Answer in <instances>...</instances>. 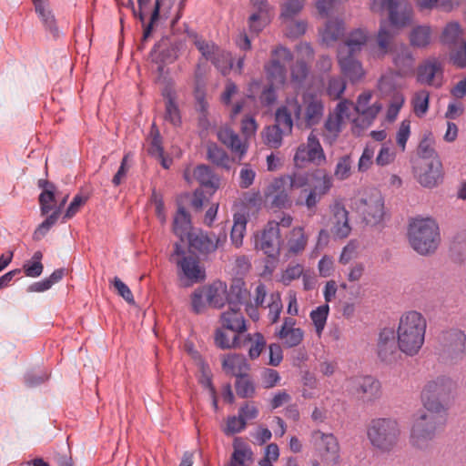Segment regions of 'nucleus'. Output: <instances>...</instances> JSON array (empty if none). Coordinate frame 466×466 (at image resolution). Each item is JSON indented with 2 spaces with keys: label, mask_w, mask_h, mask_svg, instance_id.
<instances>
[{
  "label": "nucleus",
  "mask_w": 466,
  "mask_h": 466,
  "mask_svg": "<svg viewBox=\"0 0 466 466\" xmlns=\"http://www.w3.org/2000/svg\"><path fill=\"white\" fill-rule=\"evenodd\" d=\"M454 381L441 375L429 380L422 389L421 401L426 411H420L414 420L410 441L418 449L427 448L437 431L443 428Z\"/></svg>",
  "instance_id": "f257e3e1"
},
{
  "label": "nucleus",
  "mask_w": 466,
  "mask_h": 466,
  "mask_svg": "<svg viewBox=\"0 0 466 466\" xmlns=\"http://www.w3.org/2000/svg\"><path fill=\"white\" fill-rule=\"evenodd\" d=\"M426 329L427 321L421 313L411 310L403 314L397 330L399 350L407 356L417 355L424 344Z\"/></svg>",
  "instance_id": "f03ea898"
},
{
  "label": "nucleus",
  "mask_w": 466,
  "mask_h": 466,
  "mask_svg": "<svg viewBox=\"0 0 466 466\" xmlns=\"http://www.w3.org/2000/svg\"><path fill=\"white\" fill-rule=\"evenodd\" d=\"M288 104L291 106L298 127L311 128L319 125L324 116V102L315 92L305 91L300 100L297 97L288 98Z\"/></svg>",
  "instance_id": "7ed1b4c3"
},
{
  "label": "nucleus",
  "mask_w": 466,
  "mask_h": 466,
  "mask_svg": "<svg viewBox=\"0 0 466 466\" xmlns=\"http://www.w3.org/2000/svg\"><path fill=\"white\" fill-rule=\"evenodd\" d=\"M408 236L410 246L420 255L434 252L440 242L439 227L430 218H414L410 223Z\"/></svg>",
  "instance_id": "20e7f679"
},
{
  "label": "nucleus",
  "mask_w": 466,
  "mask_h": 466,
  "mask_svg": "<svg viewBox=\"0 0 466 466\" xmlns=\"http://www.w3.org/2000/svg\"><path fill=\"white\" fill-rule=\"evenodd\" d=\"M400 435L398 421L392 418L372 419L367 429L371 445L382 452H390L397 445Z\"/></svg>",
  "instance_id": "39448f33"
},
{
  "label": "nucleus",
  "mask_w": 466,
  "mask_h": 466,
  "mask_svg": "<svg viewBox=\"0 0 466 466\" xmlns=\"http://www.w3.org/2000/svg\"><path fill=\"white\" fill-rule=\"evenodd\" d=\"M440 358L454 364L463 360L466 354V334L463 330L452 328L443 330L439 336Z\"/></svg>",
  "instance_id": "423d86ee"
},
{
  "label": "nucleus",
  "mask_w": 466,
  "mask_h": 466,
  "mask_svg": "<svg viewBox=\"0 0 466 466\" xmlns=\"http://www.w3.org/2000/svg\"><path fill=\"white\" fill-rule=\"evenodd\" d=\"M370 9L375 13L389 12V20L394 27H403L410 24L412 6L407 0H371Z\"/></svg>",
  "instance_id": "0eeeda50"
},
{
  "label": "nucleus",
  "mask_w": 466,
  "mask_h": 466,
  "mask_svg": "<svg viewBox=\"0 0 466 466\" xmlns=\"http://www.w3.org/2000/svg\"><path fill=\"white\" fill-rule=\"evenodd\" d=\"M347 390L363 403H373L381 397L380 382L372 376L348 379Z\"/></svg>",
  "instance_id": "6e6552de"
},
{
  "label": "nucleus",
  "mask_w": 466,
  "mask_h": 466,
  "mask_svg": "<svg viewBox=\"0 0 466 466\" xmlns=\"http://www.w3.org/2000/svg\"><path fill=\"white\" fill-rule=\"evenodd\" d=\"M357 210L367 225L375 226L382 221L384 216V199L381 193L373 190L360 198L357 202Z\"/></svg>",
  "instance_id": "1a4fd4ad"
},
{
  "label": "nucleus",
  "mask_w": 466,
  "mask_h": 466,
  "mask_svg": "<svg viewBox=\"0 0 466 466\" xmlns=\"http://www.w3.org/2000/svg\"><path fill=\"white\" fill-rule=\"evenodd\" d=\"M294 163L297 167H304L306 163L321 166L326 162V156L318 137L311 132L306 144L298 147L294 155Z\"/></svg>",
  "instance_id": "9d476101"
},
{
  "label": "nucleus",
  "mask_w": 466,
  "mask_h": 466,
  "mask_svg": "<svg viewBox=\"0 0 466 466\" xmlns=\"http://www.w3.org/2000/svg\"><path fill=\"white\" fill-rule=\"evenodd\" d=\"M292 59L293 54L289 48L283 46H279L272 51L271 60L264 66L267 77L272 85H285L287 80V69L286 66L280 63V60L289 62Z\"/></svg>",
  "instance_id": "9b49d317"
},
{
  "label": "nucleus",
  "mask_w": 466,
  "mask_h": 466,
  "mask_svg": "<svg viewBox=\"0 0 466 466\" xmlns=\"http://www.w3.org/2000/svg\"><path fill=\"white\" fill-rule=\"evenodd\" d=\"M444 68L437 57H429L417 67V82L420 85L440 88L443 85Z\"/></svg>",
  "instance_id": "f8f14e48"
},
{
  "label": "nucleus",
  "mask_w": 466,
  "mask_h": 466,
  "mask_svg": "<svg viewBox=\"0 0 466 466\" xmlns=\"http://www.w3.org/2000/svg\"><path fill=\"white\" fill-rule=\"evenodd\" d=\"M282 239L276 221H269L256 241V248L262 250L268 258L277 259L279 256Z\"/></svg>",
  "instance_id": "ddd939ff"
},
{
  "label": "nucleus",
  "mask_w": 466,
  "mask_h": 466,
  "mask_svg": "<svg viewBox=\"0 0 466 466\" xmlns=\"http://www.w3.org/2000/svg\"><path fill=\"white\" fill-rule=\"evenodd\" d=\"M226 239V233L217 236L214 233H208L201 229H194L187 238L189 247L201 254L214 252L219 246L223 245Z\"/></svg>",
  "instance_id": "4468645a"
},
{
  "label": "nucleus",
  "mask_w": 466,
  "mask_h": 466,
  "mask_svg": "<svg viewBox=\"0 0 466 466\" xmlns=\"http://www.w3.org/2000/svg\"><path fill=\"white\" fill-rule=\"evenodd\" d=\"M290 189L282 177L274 178L265 190V198L272 208H289L292 201L289 197Z\"/></svg>",
  "instance_id": "2eb2a0df"
},
{
  "label": "nucleus",
  "mask_w": 466,
  "mask_h": 466,
  "mask_svg": "<svg viewBox=\"0 0 466 466\" xmlns=\"http://www.w3.org/2000/svg\"><path fill=\"white\" fill-rule=\"evenodd\" d=\"M312 438L317 442L318 450L325 461L331 462L337 465L340 461L339 444L337 438L332 433H324L320 431H315L312 433Z\"/></svg>",
  "instance_id": "dca6fc26"
},
{
  "label": "nucleus",
  "mask_w": 466,
  "mask_h": 466,
  "mask_svg": "<svg viewBox=\"0 0 466 466\" xmlns=\"http://www.w3.org/2000/svg\"><path fill=\"white\" fill-rule=\"evenodd\" d=\"M393 329L384 328L380 331L377 348L378 357L385 363H392L399 354L398 340Z\"/></svg>",
  "instance_id": "f3484780"
},
{
  "label": "nucleus",
  "mask_w": 466,
  "mask_h": 466,
  "mask_svg": "<svg viewBox=\"0 0 466 466\" xmlns=\"http://www.w3.org/2000/svg\"><path fill=\"white\" fill-rule=\"evenodd\" d=\"M296 319L291 317H286L280 329L276 332V336L282 340L286 348H294L299 345L304 337V332L300 328H296Z\"/></svg>",
  "instance_id": "a211bd4d"
},
{
  "label": "nucleus",
  "mask_w": 466,
  "mask_h": 466,
  "mask_svg": "<svg viewBox=\"0 0 466 466\" xmlns=\"http://www.w3.org/2000/svg\"><path fill=\"white\" fill-rule=\"evenodd\" d=\"M418 182L424 187H436L442 177V165L439 158L427 161L420 171L416 170Z\"/></svg>",
  "instance_id": "6ab92c4d"
},
{
  "label": "nucleus",
  "mask_w": 466,
  "mask_h": 466,
  "mask_svg": "<svg viewBox=\"0 0 466 466\" xmlns=\"http://www.w3.org/2000/svg\"><path fill=\"white\" fill-rule=\"evenodd\" d=\"M338 62L342 74L351 82L357 83L365 76L362 64L354 58V56L344 55L343 51H338Z\"/></svg>",
  "instance_id": "aec40b11"
},
{
  "label": "nucleus",
  "mask_w": 466,
  "mask_h": 466,
  "mask_svg": "<svg viewBox=\"0 0 466 466\" xmlns=\"http://www.w3.org/2000/svg\"><path fill=\"white\" fill-rule=\"evenodd\" d=\"M370 39L369 32L364 28H357L349 33L345 41L339 45L338 51L344 55L354 56L367 46Z\"/></svg>",
  "instance_id": "412c9836"
},
{
  "label": "nucleus",
  "mask_w": 466,
  "mask_h": 466,
  "mask_svg": "<svg viewBox=\"0 0 466 466\" xmlns=\"http://www.w3.org/2000/svg\"><path fill=\"white\" fill-rule=\"evenodd\" d=\"M177 264L183 273V278L187 281L185 286L204 280L205 271L201 269L198 260L196 258L192 256H183Z\"/></svg>",
  "instance_id": "4be33fe9"
},
{
  "label": "nucleus",
  "mask_w": 466,
  "mask_h": 466,
  "mask_svg": "<svg viewBox=\"0 0 466 466\" xmlns=\"http://www.w3.org/2000/svg\"><path fill=\"white\" fill-rule=\"evenodd\" d=\"M35 13L40 18L46 31L55 39L60 36L56 19L50 9L48 0H32Z\"/></svg>",
  "instance_id": "5701e85b"
},
{
  "label": "nucleus",
  "mask_w": 466,
  "mask_h": 466,
  "mask_svg": "<svg viewBox=\"0 0 466 466\" xmlns=\"http://www.w3.org/2000/svg\"><path fill=\"white\" fill-rule=\"evenodd\" d=\"M392 62L397 69L398 76H405L414 70L415 59L413 54L405 45H401L394 50Z\"/></svg>",
  "instance_id": "b1692460"
},
{
  "label": "nucleus",
  "mask_w": 466,
  "mask_h": 466,
  "mask_svg": "<svg viewBox=\"0 0 466 466\" xmlns=\"http://www.w3.org/2000/svg\"><path fill=\"white\" fill-rule=\"evenodd\" d=\"M229 309L223 312L220 316V322L223 328L238 335L246 331V320L240 308L228 307Z\"/></svg>",
  "instance_id": "393cba45"
},
{
  "label": "nucleus",
  "mask_w": 466,
  "mask_h": 466,
  "mask_svg": "<svg viewBox=\"0 0 466 466\" xmlns=\"http://www.w3.org/2000/svg\"><path fill=\"white\" fill-rule=\"evenodd\" d=\"M218 138L221 143L228 147L233 154L238 156L241 159L248 151V145L243 142L239 136L230 128H221L218 132Z\"/></svg>",
  "instance_id": "a878e982"
},
{
  "label": "nucleus",
  "mask_w": 466,
  "mask_h": 466,
  "mask_svg": "<svg viewBox=\"0 0 466 466\" xmlns=\"http://www.w3.org/2000/svg\"><path fill=\"white\" fill-rule=\"evenodd\" d=\"M394 35L395 32L386 22H382L380 24L376 38L377 47L371 49V55L373 57L382 58L389 53Z\"/></svg>",
  "instance_id": "bb28decb"
},
{
  "label": "nucleus",
  "mask_w": 466,
  "mask_h": 466,
  "mask_svg": "<svg viewBox=\"0 0 466 466\" xmlns=\"http://www.w3.org/2000/svg\"><path fill=\"white\" fill-rule=\"evenodd\" d=\"M334 226L332 228L333 235L338 238H346L351 231L349 223V212L343 205L337 203L333 207Z\"/></svg>",
  "instance_id": "cd10ccee"
},
{
  "label": "nucleus",
  "mask_w": 466,
  "mask_h": 466,
  "mask_svg": "<svg viewBox=\"0 0 466 466\" xmlns=\"http://www.w3.org/2000/svg\"><path fill=\"white\" fill-rule=\"evenodd\" d=\"M190 215L184 207H178L177 211L173 219V232L180 238L181 241L189 237L192 233Z\"/></svg>",
  "instance_id": "c85d7f7f"
},
{
  "label": "nucleus",
  "mask_w": 466,
  "mask_h": 466,
  "mask_svg": "<svg viewBox=\"0 0 466 466\" xmlns=\"http://www.w3.org/2000/svg\"><path fill=\"white\" fill-rule=\"evenodd\" d=\"M38 187L43 189L39 195L41 214L47 215L54 208L51 204L56 202L57 196L56 187L52 182L45 179L38 181Z\"/></svg>",
  "instance_id": "c756f323"
},
{
  "label": "nucleus",
  "mask_w": 466,
  "mask_h": 466,
  "mask_svg": "<svg viewBox=\"0 0 466 466\" xmlns=\"http://www.w3.org/2000/svg\"><path fill=\"white\" fill-rule=\"evenodd\" d=\"M227 302L228 307H238L246 304L249 298V292L245 288V282L242 279H234L230 285L229 290H226Z\"/></svg>",
  "instance_id": "7c9ffc66"
},
{
  "label": "nucleus",
  "mask_w": 466,
  "mask_h": 466,
  "mask_svg": "<svg viewBox=\"0 0 466 466\" xmlns=\"http://www.w3.org/2000/svg\"><path fill=\"white\" fill-rule=\"evenodd\" d=\"M222 368L227 373L238 377L248 373L250 366L244 355L228 354L222 361Z\"/></svg>",
  "instance_id": "2f4dec72"
},
{
  "label": "nucleus",
  "mask_w": 466,
  "mask_h": 466,
  "mask_svg": "<svg viewBox=\"0 0 466 466\" xmlns=\"http://www.w3.org/2000/svg\"><path fill=\"white\" fill-rule=\"evenodd\" d=\"M194 177L204 187L211 188L213 191L219 187V178L215 175L212 168L207 165H198L194 169Z\"/></svg>",
  "instance_id": "473e14b6"
},
{
  "label": "nucleus",
  "mask_w": 466,
  "mask_h": 466,
  "mask_svg": "<svg viewBox=\"0 0 466 466\" xmlns=\"http://www.w3.org/2000/svg\"><path fill=\"white\" fill-rule=\"evenodd\" d=\"M309 75V66L303 59H298L290 67V84L295 90L305 86Z\"/></svg>",
  "instance_id": "72a5a7b5"
},
{
  "label": "nucleus",
  "mask_w": 466,
  "mask_h": 466,
  "mask_svg": "<svg viewBox=\"0 0 466 466\" xmlns=\"http://www.w3.org/2000/svg\"><path fill=\"white\" fill-rule=\"evenodd\" d=\"M344 22L340 19L329 20L321 31V39L327 46L333 45L344 33Z\"/></svg>",
  "instance_id": "f704fd0d"
},
{
  "label": "nucleus",
  "mask_w": 466,
  "mask_h": 466,
  "mask_svg": "<svg viewBox=\"0 0 466 466\" xmlns=\"http://www.w3.org/2000/svg\"><path fill=\"white\" fill-rule=\"evenodd\" d=\"M462 39V30L457 22H451L443 28L441 42L449 48L457 46Z\"/></svg>",
  "instance_id": "c9c22d12"
},
{
  "label": "nucleus",
  "mask_w": 466,
  "mask_h": 466,
  "mask_svg": "<svg viewBox=\"0 0 466 466\" xmlns=\"http://www.w3.org/2000/svg\"><path fill=\"white\" fill-rule=\"evenodd\" d=\"M294 121L293 111L291 110V106L288 104L287 98L285 105L279 106L276 110L275 126L284 130V132L290 134L292 132Z\"/></svg>",
  "instance_id": "e433bc0d"
},
{
  "label": "nucleus",
  "mask_w": 466,
  "mask_h": 466,
  "mask_svg": "<svg viewBox=\"0 0 466 466\" xmlns=\"http://www.w3.org/2000/svg\"><path fill=\"white\" fill-rule=\"evenodd\" d=\"M207 157L210 162L218 167H222L226 170L231 168L232 159L223 148L216 144L208 146Z\"/></svg>",
  "instance_id": "4c0bfd02"
},
{
  "label": "nucleus",
  "mask_w": 466,
  "mask_h": 466,
  "mask_svg": "<svg viewBox=\"0 0 466 466\" xmlns=\"http://www.w3.org/2000/svg\"><path fill=\"white\" fill-rule=\"evenodd\" d=\"M308 238L302 227H296L290 231L287 246L289 253L297 255L302 252L307 245Z\"/></svg>",
  "instance_id": "58836bf2"
},
{
  "label": "nucleus",
  "mask_w": 466,
  "mask_h": 466,
  "mask_svg": "<svg viewBox=\"0 0 466 466\" xmlns=\"http://www.w3.org/2000/svg\"><path fill=\"white\" fill-rule=\"evenodd\" d=\"M206 299L214 308H222L227 301L226 284L214 283L206 291Z\"/></svg>",
  "instance_id": "ea45409f"
},
{
  "label": "nucleus",
  "mask_w": 466,
  "mask_h": 466,
  "mask_svg": "<svg viewBox=\"0 0 466 466\" xmlns=\"http://www.w3.org/2000/svg\"><path fill=\"white\" fill-rule=\"evenodd\" d=\"M311 179L314 184L310 189L321 197L326 195L332 187V177L325 170H317L312 173Z\"/></svg>",
  "instance_id": "a19ab883"
},
{
  "label": "nucleus",
  "mask_w": 466,
  "mask_h": 466,
  "mask_svg": "<svg viewBox=\"0 0 466 466\" xmlns=\"http://www.w3.org/2000/svg\"><path fill=\"white\" fill-rule=\"evenodd\" d=\"M233 226L231 228L230 238L232 243L237 247H240L243 243L244 233L247 227V218L245 214L236 213L233 218Z\"/></svg>",
  "instance_id": "79ce46f5"
},
{
  "label": "nucleus",
  "mask_w": 466,
  "mask_h": 466,
  "mask_svg": "<svg viewBox=\"0 0 466 466\" xmlns=\"http://www.w3.org/2000/svg\"><path fill=\"white\" fill-rule=\"evenodd\" d=\"M214 341L216 346L221 350L237 348L240 345L239 335L234 333L232 337H229L223 326L216 329Z\"/></svg>",
  "instance_id": "37998d69"
},
{
  "label": "nucleus",
  "mask_w": 466,
  "mask_h": 466,
  "mask_svg": "<svg viewBox=\"0 0 466 466\" xmlns=\"http://www.w3.org/2000/svg\"><path fill=\"white\" fill-rule=\"evenodd\" d=\"M148 147L147 153L151 157H162L164 153L163 138L155 123L152 124L150 132L147 137Z\"/></svg>",
  "instance_id": "c03bdc74"
},
{
  "label": "nucleus",
  "mask_w": 466,
  "mask_h": 466,
  "mask_svg": "<svg viewBox=\"0 0 466 466\" xmlns=\"http://www.w3.org/2000/svg\"><path fill=\"white\" fill-rule=\"evenodd\" d=\"M343 121L336 117L332 114H329L327 117L324 127L326 134H324V141L329 144H333L342 129Z\"/></svg>",
  "instance_id": "a18cd8bd"
},
{
  "label": "nucleus",
  "mask_w": 466,
  "mask_h": 466,
  "mask_svg": "<svg viewBox=\"0 0 466 466\" xmlns=\"http://www.w3.org/2000/svg\"><path fill=\"white\" fill-rule=\"evenodd\" d=\"M431 27L427 25H418L414 27L410 35L411 46L416 47H426L431 43Z\"/></svg>",
  "instance_id": "49530a36"
},
{
  "label": "nucleus",
  "mask_w": 466,
  "mask_h": 466,
  "mask_svg": "<svg viewBox=\"0 0 466 466\" xmlns=\"http://www.w3.org/2000/svg\"><path fill=\"white\" fill-rule=\"evenodd\" d=\"M236 392L239 398H251L255 394V383L248 373L238 376L235 382Z\"/></svg>",
  "instance_id": "de8ad7c7"
},
{
  "label": "nucleus",
  "mask_w": 466,
  "mask_h": 466,
  "mask_svg": "<svg viewBox=\"0 0 466 466\" xmlns=\"http://www.w3.org/2000/svg\"><path fill=\"white\" fill-rule=\"evenodd\" d=\"M210 62L223 76L228 75L233 69V58L231 53L226 50L219 49Z\"/></svg>",
  "instance_id": "09e8293b"
},
{
  "label": "nucleus",
  "mask_w": 466,
  "mask_h": 466,
  "mask_svg": "<svg viewBox=\"0 0 466 466\" xmlns=\"http://www.w3.org/2000/svg\"><path fill=\"white\" fill-rule=\"evenodd\" d=\"M284 135H288V133L284 132V130L277 126L272 125L264 129L262 137L267 146L272 148H279L282 144Z\"/></svg>",
  "instance_id": "8fccbe9b"
},
{
  "label": "nucleus",
  "mask_w": 466,
  "mask_h": 466,
  "mask_svg": "<svg viewBox=\"0 0 466 466\" xmlns=\"http://www.w3.org/2000/svg\"><path fill=\"white\" fill-rule=\"evenodd\" d=\"M42 258L43 253L37 250L33 254L30 260L24 263L23 271L26 277L37 278L42 274L44 270V265L41 262Z\"/></svg>",
  "instance_id": "3c124183"
},
{
  "label": "nucleus",
  "mask_w": 466,
  "mask_h": 466,
  "mask_svg": "<svg viewBox=\"0 0 466 466\" xmlns=\"http://www.w3.org/2000/svg\"><path fill=\"white\" fill-rule=\"evenodd\" d=\"M329 304H324L317 307L315 309H313L310 314V319L315 327L316 333L320 336L329 316Z\"/></svg>",
  "instance_id": "603ef678"
},
{
  "label": "nucleus",
  "mask_w": 466,
  "mask_h": 466,
  "mask_svg": "<svg viewBox=\"0 0 466 466\" xmlns=\"http://www.w3.org/2000/svg\"><path fill=\"white\" fill-rule=\"evenodd\" d=\"M190 36L193 37L194 45L198 50L207 60L210 61L220 49L215 43L206 41L198 34H192Z\"/></svg>",
  "instance_id": "864d4df0"
},
{
  "label": "nucleus",
  "mask_w": 466,
  "mask_h": 466,
  "mask_svg": "<svg viewBox=\"0 0 466 466\" xmlns=\"http://www.w3.org/2000/svg\"><path fill=\"white\" fill-rule=\"evenodd\" d=\"M167 98L165 108V120L171 123L174 127L181 124V116L179 108L175 101V97L171 93L165 96Z\"/></svg>",
  "instance_id": "5fc2aeb1"
},
{
  "label": "nucleus",
  "mask_w": 466,
  "mask_h": 466,
  "mask_svg": "<svg viewBox=\"0 0 466 466\" xmlns=\"http://www.w3.org/2000/svg\"><path fill=\"white\" fill-rule=\"evenodd\" d=\"M230 460H232L240 466H246V461L252 462L253 451L248 444L244 442L237 444L236 441L234 443V451L231 455Z\"/></svg>",
  "instance_id": "6e6d98bb"
},
{
  "label": "nucleus",
  "mask_w": 466,
  "mask_h": 466,
  "mask_svg": "<svg viewBox=\"0 0 466 466\" xmlns=\"http://www.w3.org/2000/svg\"><path fill=\"white\" fill-rule=\"evenodd\" d=\"M429 102L430 93L427 90H420L414 94L411 104L417 116L421 117L427 113Z\"/></svg>",
  "instance_id": "4d7b16f0"
},
{
  "label": "nucleus",
  "mask_w": 466,
  "mask_h": 466,
  "mask_svg": "<svg viewBox=\"0 0 466 466\" xmlns=\"http://www.w3.org/2000/svg\"><path fill=\"white\" fill-rule=\"evenodd\" d=\"M433 145L434 138L432 133H424L423 137L418 147V155L424 159L438 158Z\"/></svg>",
  "instance_id": "13d9d810"
},
{
  "label": "nucleus",
  "mask_w": 466,
  "mask_h": 466,
  "mask_svg": "<svg viewBox=\"0 0 466 466\" xmlns=\"http://www.w3.org/2000/svg\"><path fill=\"white\" fill-rule=\"evenodd\" d=\"M281 177L285 179L289 189L292 190L293 188H302L309 185L311 174L306 172H293L292 174Z\"/></svg>",
  "instance_id": "bf43d9fd"
},
{
  "label": "nucleus",
  "mask_w": 466,
  "mask_h": 466,
  "mask_svg": "<svg viewBox=\"0 0 466 466\" xmlns=\"http://www.w3.org/2000/svg\"><path fill=\"white\" fill-rule=\"evenodd\" d=\"M247 339L251 342L248 350V356L251 360H255L259 357L263 350L266 348L267 341L260 332H256L253 335L248 334Z\"/></svg>",
  "instance_id": "052dcab7"
},
{
  "label": "nucleus",
  "mask_w": 466,
  "mask_h": 466,
  "mask_svg": "<svg viewBox=\"0 0 466 466\" xmlns=\"http://www.w3.org/2000/svg\"><path fill=\"white\" fill-rule=\"evenodd\" d=\"M306 0H286L281 5L280 16L284 20H291L304 7Z\"/></svg>",
  "instance_id": "680f3d73"
},
{
  "label": "nucleus",
  "mask_w": 466,
  "mask_h": 466,
  "mask_svg": "<svg viewBox=\"0 0 466 466\" xmlns=\"http://www.w3.org/2000/svg\"><path fill=\"white\" fill-rule=\"evenodd\" d=\"M352 160L350 156L346 155L339 158L335 170L334 176L339 180H345L351 175Z\"/></svg>",
  "instance_id": "e2e57ef3"
},
{
  "label": "nucleus",
  "mask_w": 466,
  "mask_h": 466,
  "mask_svg": "<svg viewBox=\"0 0 466 466\" xmlns=\"http://www.w3.org/2000/svg\"><path fill=\"white\" fill-rule=\"evenodd\" d=\"M371 96V93L369 91L361 93L357 99L355 106L356 111L361 115L374 117L378 112V109L374 110L371 106H369Z\"/></svg>",
  "instance_id": "0e129e2a"
},
{
  "label": "nucleus",
  "mask_w": 466,
  "mask_h": 466,
  "mask_svg": "<svg viewBox=\"0 0 466 466\" xmlns=\"http://www.w3.org/2000/svg\"><path fill=\"white\" fill-rule=\"evenodd\" d=\"M346 89V82L340 76H331L328 81L327 94L332 99L340 98Z\"/></svg>",
  "instance_id": "69168bd1"
},
{
  "label": "nucleus",
  "mask_w": 466,
  "mask_h": 466,
  "mask_svg": "<svg viewBox=\"0 0 466 466\" xmlns=\"http://www.w3.org/2000/svg\"><path fill=\"white\" fill-rule=\"evenodd\" d=\"M270 303L268 305V319L271 324H275L279 320L282 312L283 305L280 295L279 293L271 294Z\"/></svg>",
  "instance_id": "338daca9"
},
{
  "label": "nucleus",
  "mask_w": 466,
  "mask_h": 466,
  "mask_svg": "<svg viewBox=\"0 0 466 466\" xmlns=\"http://www.w3.org/2000/svg\"><path fill=\"white\" fill-rule=\"evenodd\" d=\"M451 60L460 68H466V41H461L457 46L451 48Z\"/></svg>",
  "instance_id": "774afa93"
}]
</instances>
